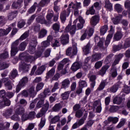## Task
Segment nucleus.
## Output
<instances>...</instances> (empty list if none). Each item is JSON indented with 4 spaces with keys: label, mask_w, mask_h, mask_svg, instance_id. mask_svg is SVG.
<instances>
[{
    "label": "nucleus",
    "mask_w": 130,
    "mask_h": 130,
    "mask_svg": "<svg viewBox=\"0 0 130 130\" xmlns=\"http://www.w3.org/2000/svg\"><path fill=\"white\" fill-rule=\"evenodd\" d=\"M29 36V32L28 31H25L18 40H16L14 42H13L11 45V56H15L16 53H18L19 50L21 51H24L25 49L26 48V46H27V43L26 42H22L19 46L18 48V45H19V43L20 40L22 41L27 38Z\"/></svg>",
    "instance_id": "nucleus-1"
},
{
    "label": "nucleus",
    "mask_w": 130,
    "mask_h": 130,
    "mask_svg": "<svg viewBox=\"0 0 130 130\" xmlns=\"http://www.w3.org/2000/svg\"><path fill=\"white\" fill-rule=\"evenodd\" d=\"M49 108V102L48 101H46L45 105H44V107H43L40 112L37 114V118H40L42 116H43L45 113H46V111L48 110Z\"/></svg>",
    "instance_id": "nucleus-2"
},
{
    "label": "nucleus",
    "mask_w": 130,
    "mask_h": 130,
    "mask_svg": "<svg viewBox=\"0 0 130 130\" xmlns=\"http://www.w3.org/2000/svg\"><path fill=\"white\" fill-rule=\"evenodd\" d=\"M49 108V102L48 101H46L45 105H44V107H43L40 112L37 114V118H40L42 116H43L45 113H46V111L48 110Z\"/></svg>",
    "instance_id": "nucleus-3"
},
{
    "label": "nucleus",
    "mask_w": 130,
    "mask_h": 130,
    "mask_svg": "<svg viewBox=\"0 0 130 130\" xmlns=\"http://www.w3.org/2000/svg\"><path fill=\"white\" fill-rule=\"evenodd\" d=\"M43 57V50H39L36 52V55L35 56H28L27 57V61H30V62H32L33 60H35V59H37V58H38V57Z\"/></svg>",
    "instance_id": "nucleus-4"
},
{
    "label": "nucleus",
    "mask_w": 130,
    "mask_h": 130,
    "mask_svg": "<svg viewBox=\"0 0 130 130\" xmlns=\"http://www.w3.org/2000/svg\"><path fill=\"white\" fill-rule=\"evenodd\" d=\"M71 13V9L68 7L67 10L62 11L60 14V18L62 23H65L67 20V17L70 16Z\"/></svg>",
    "instance_id": "nucleus-5"
},
{
    "label": "nucleus",
    "mask_w": 130,
    "mask_h": 130,
    "mask_svg": "<svg viewBox=\"0 0 130 130\" xmlns=\"http://www.w3.org/2000/svg\"><path fill=\"white\" fill-rule=\"evenodd\" d=\"M76 54H77V44L73 45V49L72 47H69L66 50V55L68 56H74Z\"/></svg>",
    "instance_id": "nucleus-6"
},
{
    "label": "nucleus",
    "mask_w": 130,
    "mask_h": 130,
    "mask_svg": "<svg viewBox=\"0 0 130 130\" xmlns=\"http://www.w3.org/2000/svg\"><path fill=\"white\" fill-rule=\"evenodd\" d=\"M37 46V40L34 39L32 40L29 44L28 52L31 54H33L35 52L36 47Z\"/></svg>",
    "instance_id": "nucleus-7"
},
{
    "label": "nucleus",
    "mask_w": 130,
    "mask_h": 130,
    "mask_svg": "<svg viewBox=\"0 0 130 130\" xmlns=\"http://www.w3.org/2000/svg\"><path fill=\"white\" fill-rule=\"evenodd\" d=\"M102 105L101 104V101H95L92 105V107L93 109L96 110V112L98 113H100L102 110Z\"/></svg>",
    "instance_id": "nucleus-8"
},
{
    "label": "nucleus",
    "mask_w": 130,
    "mask_h": 130,
    "mask_svg": "<svg viewBox=\"0 0 130 130\" xmlns=\"http://www.w3.org/2000/svg\"><path fill=\"white\" fill-rule=\"evenodd\" d=\"M35 117V112L31 111L29 112L28 114H24L22 116V120L25 121L28 120V119H34Z\"/></svg>",
    "instance_id": "nucleus-9"
},
{
    "label": "nucleus",
    "mask_w": 130,
    "mask_h": 130,
    "mask_svg": "<svg viewBox=\"0 0 130 130\" xmlns=\"http://www.w3.org/2000/svg\"><path fill=\"white\" fill-rule=\"evenodd\" d=\"M93 33H94V28H90L88 29V31H86L81 37L80 40L83 41V40H85L86 39V37H87V34L88 35L89 37H91L92 35H93Z\"/></svg>",
    "instance_id": "nucleus-10"
},
{
    "label": "nucleus",
    "mask_w": 130,
    "mask_h": 130,
    "mask_svg": "<svg viewBox=\"0 0 130 130\" xmlns=\"http://www.w3.org/2000/svg\"><path fill=\"white\" fill-rule=\"evenodd\" d=\"M77 30V26L76 25L73 24L71 25V24H68V25L65 28V32H70L71 35H73L76 33V30Z\"/></svg>",
    "instance_id": "nucleus-11"
},
{
    "label": "nucleus",
    "mask_w": 130,
    "mask_h": 130,
    "mask_svg": "<svg viewBox=\"0 0 130 130\" xmlns=\"http://www.w3.org/2000/svg\"><path fill=\"white\" fill-rule=\"evenodd\" d=\"M70 39V36L68 34H64L61 35L60 38V41L63 45L68 44L69 43V40Z\"/></svg>",
    "instance_id": "nucleus-12"
},
{
    "label": "nucleus",
    "mask_w": 130,
    "mask_h": 130,
    "mask_svg": "<svg viewBox=\"0 0 130 130\" xmlns=\"http://www.w3.org/2000/svg\"><path fill=\"white\" fill-rule=\"evenodd\" d=\"M82 3L80 2H76L75 4L74 2H71L69 5L68 8L71 10V8H72L73 10H79V9H81L82 7L81 6Z\"/></svg>",
    "instance_id": "nucleus-13"
},
{
    "label": "nucleus",
    "mask_w": 130,
    "mask_h": 130,
    "mask_svg": "<svg viewBox=\"0 0 130 130\" xmlns=\"http://www.w3.org/2000/svg\"><path fill=\"white\" fill-rule=\"evenodd\" d=\"M99 21H100V17L99 16L94 15L91 17L90 22L92 26H96V25L99 23Z\"/></svg>",
    "instance_id": "nucleus-14"
},
{
    "label": "nucleus",
    "mask_w": 130,
    "mask_h": 130,
    "mask_svg": "<svg viewBox=\"0 0 130 130\" xmlns=\"http://www.w3.org/2000/svg\"><path fill=\"white\" fill-rule=\"evenodd\" d=\"M71 84L69 79H66L61 82V89H67L69 88Z\"/></svg>",
    "instance_id": "nucleus-15"
},
{
    "label": "nucleus",
    "mask_w": 130,
    "mask_h": 130,
    "mask_svg": "<svg viewBox=\"0 0 130 130\" xmlns=\"http://www.w3.org/2000/svg\"><path fill=\"white\" fill-rule=\"evenodd\" d=\"M30 64H26L23 62H21L19 65V70L23 71V72H28Z\"/></svg>",
    "instance_id": "nucleus-16"
},
{
    "label": "nucleus",
    "mask_w": 130,
    "mask_h": 130,
    "mask_svg": "<svg viewBox=\"0 0 130 130\" xmlns=\"http://www.w3.org/2000/svg\"><path fill=\"white\" fill-rule=\"evenodd\" d=\"M34 93V87H32L30 88L27 90H23L22 91V95L24 96V97H28V95H30L32 96Z\"/></svg>",
    "instance_id": "nucleus-17"
},
{
    "label": "nucleus",
    "mask_w": 130,
    "mask_h": 130,
    "mask_svg": "<svg viewBox=\"0 0 130 130\" xmlns=\"http://www.w3.org/2000/svg\"><path fill=\"white\" fill-rule=\"evenodd\" d=\"M109 68H110V66L109 65H105L103 66L101 70L98 72V75H100V76L103 77V76L106 74V71H107Z\"/></svg>",
    "instance_id": "nucleus-18"
},
{
    "label": "nucleus",
    "mask_w": 130,
    "mask_h": 130,
    "mask_svg": "<svg viewBox=\"0 0 130 130\" xmlns=\"http://www.w3.org/2000/svg\"><path fill=\"white\" fill-rule=\"evenodd\" d=\"M101 59V54L95 53V54H92L91 58V62H95Z\"/></svg>",
    "instance_id": "nucleus-19"
},
{
    "label": "nucleus",
    "mask_w": 130,
    "mask_h": 130,
    "mask_svg": "<svg viewBox=\"0 0 130 130\" xmlns=\"http://www.w3.org/2000/svg\"><path fill=\"white\" fill-rule=\"evenodd\" d=\"M12 30V27H8L6 29H0V37L2 36H5V35H8Z\"/></svg>",
    "instance_id": "nucleus-20"
},
{
    "label": "nucleus",
    "mask_w": 130,
    "mask_h": 130,
    "mask_svg": "<svg viewBox=\"0 0 130 130\" xmlns=\"http://www.w3.org/2000/svg\"><path fill=\"white\" fill-rule=\"evenodd\" d=\"M122 36H123L122 32L121 31H117L114 36V40L118 41L122 38Z\"/></svg>",
    "instance_id": "nucleus-21"
},
{
    "label": "nucleus",
    "mask_w": 130,
    "mask_h": 130,
    "mask_svg": "<svg viewBox=\"0 0 130 130\" xmlns=\"http://www.w3.org/2000/svg\"><path fill=\"white\" fill-rule=\"evenodd\" d=\"M90 82H91L90 84L91 88H94L96 85V75H92L89 77Z\"/></svg>",
    "instance_id": "nucleus-22"
},
{
    "label": "nucleus",
    "mask_w": 130,
    "mask_h": 130,
    "mask_svg": "<svg viewBox=\"0 0 130 130\" xmlns=\"http://www.w3.org/2000/svg\"><path fill=\"white\" fill-rule=\"evenodd\" d=\"M81 67V65L80 64V63L78 62H75L72 64L71 67V70L73 71V72H77L78 70L80 69Z\"/></svg>",
    "instance_id": "nucleus-23"
},
{
    "label": "nucleus",
    "mask_w": 130,
    "mask_h": 130,
    "mask_svg": "<svg viewBox=\"0 0 130 130\" xmlns=\"http://www.w3.org/2000/svg\"><path fill=\"white\" fill-rule=\"evenodd\" d=\"M105 8L107 11H111L112 10L113 6L112 4L110 2V0L105 1Z\"/></svg>",
    "instance_id": "nucleus-24"
},
{
    "label": "nucleus",
    "mask_w": 130,
    "mask_h": 130,
    "mask_svg": "<svg viewBox=\"0 0 130 130\" xmlns=\"http://www.w3.org/2000/svg\"><path fill=\"white\" fill-rule=\"evenodd\" d=\"M121 102H122V99L118 95L115 97L113 100V104H117V105H120Z\"/></svg>",
    "instance_id": "nucleus-25"
},
{
    "label": "nucleus",
    "mask_w": 130,
    "mask_h": 130,
    "mask_svg": "<svg viewBox=\"0 0 130 130\" xmlns=\"http://www.w3.org/2000/svg\"><path fill=\"white\" fill-rule=\"evenodd\" d=\"M36 21L37 23H40V24H45L46 25H47V21L45 20L44 16H39L36 18Z\"/></svg>",
    "instance_id": "nucleus-26"
},
{
    "label": "nucleus",
    "mask_w": 130,
    "mask_h": 130,
    "mask_svg": "<svg viewBox=\"0 0 130 130\" xmlns=\"http://www.w3.org/2000/svg\"><path fill=\"white\" fill-rule=\"evenodd\" d=\"M111 77L112 78H116L117 77V68L114 67H111V73H110Z\"/></svg>",
    "instance_id": "nucleus-27"
},
{
    "label": "nucleus",
    "mask_w": 130,
    "mask_h": 130,
    "mask_svg": "<svg viewBox=\"0 0 130 130\" xmlns=\"http://www.w3.org/2000/svg\"><path fill=\"white\" fill-rule=\"evenodd\" d=\"M13 114V109H8L6 110L3 113V116L6 117V118H9L11 115Z\"/></svg>",
    "instance_id": "nucleus-28"
},
{
    "label": "nucleus",
    "mask_w": 130,
    "mask_h": 130,
    "mask_svg": "<svg viewBox=\"0 0 130 130\" xmlns=\"http://www.w3.org/2000/svg\"><path fill=\"white\" fill-rule=\"evenodd\" d=\"M11 123L8 122H6L4 125L3 123H0V130L8 129Z\"/></svg>",
    "instance_id": "nucleus-29"
},
{
    "label": "nucleus",
    "mask_w": 130,
    "mask_h": 130,
    "mask_svg": "<svg viewBox=\"0 0 130 130\" xmlns=\"http://www.w3.org/2000/svg\"><path fill=\"white\" fill-rule=\"evenodd\" d=\"M23 4V0H18L17 2H14L12 4V8L14 9H19L21 8V5Z\"/></svg>",
    "instance_id": "nucleus-30"
},
{
    "label": "nucleus",
    "mask_w": 130,
    "mask_h": 130,
    "mask_svg": "<svg viewBox=\"0 0 130 130\" xmlns=\"http://www.w3.org/2000/svg\"><path fill=\"white\" fill-rule=\"evenodd\" d=\"M46 34H47V30L44 28H43L39 33L38 38H43L46 36Z\"/></svg>",
    "instance_id": "nucleus-31"
},
{
    "label": "nucleus",
    "mask_w": 130,
    "mask_h": 130,
    "mask_svg": "<svg viewBox=\"0 0 130 130\" xmlns=\"http://www.w3.org/2000/svg\"><path fill=\"white\" fill-rule=\"evenodd\" d=\"M118 110H119V106H118L111 105L109 108V111L112 113H114L115 112L118 111Z\"/></svg>",
    "instance_id": "nucleus-32"
},
{
    "label": "nucleus",
    "mask_w": 130,
    "mask_h": 130,
    "mask_svg": "<svg viewBox=\"0 0 130 130\" xmlns=\"http://www.w3.org/2000/svg\"><path fill=\"white\" fill-rule=\"evenodd\" d=\"M105 86H106V80L102 81L96 91H102L105 88Z\"/></svg>",
    "instance_id": "nucleus-33"
},
{
    "label": "nucleus",
    "mask_w": 130,
    "mask_h": 130,
    "mask_svg": "<svg viewBox=\"0 0 130 130\" xmlns=\"http://www.w3.org/2000/svg\"><path fill=\"white\" fill-rule=\"evenodd\" d=\"M90 48H91V44L90 43H88L85 46H84L83 48V51L84 54H88L89 53V51H90Z\"/></svg>",
    "instance_id": "nucleus-34"
},
{
    "label": "nucleus",
    "mask_w": 130,
    "mask_h": 130,
    "mask_svg": "<svg viewBox=\"0 0 130 130\" xmlns=\"http://www.w3.org/2000/svg\"><path fill=\"white\" fill-rule=\"evenodd\" d=\"M55 73V69L54 68L51 69L47 73L46 75V79H49V78H51V77H53L54 74Z\"/></svg>",
    "instance_id": "nucleus-35"
},
{
    "label": "nucleus",
    "mask_w": 130,
    "mask_h": 130,
    "mask_svg": "<svg viewBox=\"0 0 130 130\" xmlns=\"http://www.w3.org/2000/svg\"><path fill=\"white\" fill-rule=\"evenodd\" d=\"M45 71V66L43 65L39 67L36 72V75H41Z\"/></svg>",
    "instance_id": "nucleus-36"
},
{
    "label": "nucleus",
    "mask_w": 130,
    "mask_h": 130,
    "mask_svg": "<svg viewBox=\"0 0 130 130\" xmlns=\"http://www.w3.org/2000/svg\"><path fill=\"white\" fill-rule=\"evenodd\" d=\"M28 83V78L27 77H23L19 82V85L22 87H24Z\"/></svg>",
    "instance_id": "nucleus-37"
},
{
    "label": "nucleus",
    "mask_w": 130,
    "mask_h": 130,
    "mask_svg": "<svg viewBox=\"0 0 130 130\" xmlns=\"http://www.w3.org/2000/svg\"><path fill=\"white\" fill-rule=\"evenodd\" d=\"M53 17V11L51 10H49L48 11L47 15L46 16V18L48 22H50V20L52 19Z\"/></svg>",
    "instance_id": "nucleus-38"
},
{
    "label": "nucleus",
    "mask_w": 130,
    "mask_h": 130,
    "mask_svg": "<svg viewBox=\"0 0 130 130\" xmlns=\"http://www.w3.org/2000/svg\"><path fill=\"white\" fill-rule=\"evenodd\" d=\"M108 30V26L107 24H105L103 26H102L100 29V33L101 35H104L107 30Z\"/></svg>",
    "instance_id": "nucleus-39"
},
{
    "label": "nucleus",
    "mask_w": 130,
    "mask_h": 130,
    "mask_svg": "<svg viewBox=\"0 0 130 130\" xmlns=\"http://www.w3.org/2000/svg\"><path fill=\"white\" fill-rule=\"evenodd\" d=\"M95 12V9H94V6H92L88 10H87L86 15L87 16L89 15H94Z\"/></svg>",
    "instance_id": "nucleus-40"
},
{
    "label": "nucleus",
    "mask_w": 130,
    "mask_h": 130,
    "mask_svg": "<svg viewBox=\"0 0 130 130\" xmlns=\"http://www.w3.org/2000/svg\"><path fill=\"white\" fill-rule=\"evenodd\" d=\"M60 120V117L58 115H56L54 117H53L50 121V124H52V123H56V122H58Z\"/></svg>",
    "instance_id": "nucleus-41"
},
{
    "label": "nucleus",
    "mask_w": 130,
    "mask_h": 130,
    "mask_svg": "<svg viewBox=\"0 0 130 130\" xmlns=\"http://www.w3.org/2000/svg\"><path fill=\"white\" fill-rule=\"evenodd\" d=\"M70 94H71V91H67L62 93L61 94V96L63 100H67L69 99V97L70 96Z\"/></svg>",
    "instance_id": "nucleus-42"
},
{
    "label": "nucleus",
    "mask_w": 130,
    "mask_h": 130,
    "mask_svg": "<svg viewBox=\"0 0 130 130\" xmlns=\"http://www.w3.org/2000/svg\"><path fill=\"white\" fill-rule=\"evenodd\" d=\"M112 36H113V35L112 34H109L107 37L106 40L105 41V44L106 45V46H108V45L110 43V41L111 39H112Z\"/></svg>",
    "instance_id": "nucleus-43"
},
{
    "label": "nucleus",
    "mask_w": 130,
    "mask_h": 130,
    "mask_svg": "<svg viewBox=\"0 0 130 130\" xmlns=\"http://www.w3.org/2000/svg\"><path fill=\"white\" fill-rule=\"evenodd\" d=\"M122 18V15H121L116 16L113 21V24H114V25H117V24L120 22V20H121Z\"/></svg>",
    "instance_id": "nucleus-44"
},
{
    "label": "nucleus",
    "mask_w": 130,
    "mask_h": 130,
    "mask_svg": "<svg viewBox=\"0 0 130 130\" xmlns=\"http://www.w3.org/2000/svg\"><path fill=\"white\" fill-rule=\"evenodd\" d=\"M16 113L19 114V115H22V114H24L25 113V109L23 107H19L16 110Z\"/></svg>",
    "instance_id": "nucleus-45"
},
{
    "label": "nucleus",
    "mask_w": 130,
    "mask_h": 130,
    "mask_svg": "<svg viewBox=\"0 0 130 130\" xmlns=\"http://www.w3.org/2000/svg\"><path fill=\"white\" fill-rule=\"evenodd\" d=\"M49 92H50L49 91V89L48 88H46L44 90V93H41L39 95V98L40 99H43V98H45V95H47V94H48V93H49Z\"/></svg>",
    "instance_id": "nucleus-46"
},
{
    "label": "nucleus",
    "mask_w": 130,
    "mask_h": 130,
    "mask_svg": "<svg viewBox=\"0 0 130 130\" xmlns=\"http://www.w3.org/2000/svg\"><path fill=\"white\" fill-rule=\"evenodd\" d=\"M108 120L110 122H112V123H117L118 122V118L117 117H109L108 118Z\"/></svg>",
    "instance_id": "nucleus-47"
},
{
    "label": "nucleus",
    "mask_w": 130,
    "mask_h": 130,
    "mask_svg": "<svg viewBox=\"0 0 130 130\" xmlns=\"http://www.w3.org/2000/svg\"><path fill=\"white\" fill-rule=\"evenodd\" d=\"M62 107H61V105H60V104H56L53 107V110L55 112H58V111H59L60 109H61Z\"/></svg>",
    "instance_id": "nucleus-48"
},
{
    "label": "nucleus",
    "mask_w": 130,
    "mask_h": 130,
    "mask_svg": "<svg viewBox=\"0 0 130 130\" xmlns=\"http://www.w3.org/2000/svg\"><path fill=\"white\" fill-rule=\"evenodd\" d=\"M25 25H26V21L23 19H21L18 22L17 26L19 29H21V28H23Z\"/></svg>",
    "instance_id": "nucleus-49"
},
{
    "label": "nucleus",
    "mask_w": 130,
    "mask_h": 130,
    "mask_svg": "<svg viewBox=\"0 0 130 130\" xmlns=\"http://www.w3.org/2000/svg\"><path fill=\"white\" fill-rule=\"evenodd\" d=\"M18 76V71L16 69H13L10 74V79H15Z\"/></svg>",
    "instance_id": "nucleus-50"
},
{
    "label": "nucleus",
    "mask_w": 130,
    "mask_h": 130,
    "mask_svg": "<svg viewBox=\"0 0 130 130\" xmlns=\"http://www.w3.org/2000/svg\"><path fill=\"white\" fill-rule=\"evenodd\" d=\"M17 16V12H13L9 14L8 15V20L10 21H12V20L14 19V18H16Z\"/></svg>",
    "instance_id": "nucleus-51"
},
{
    "label": "nucleus",
    "mask_w": 130,
    "mask_h": 130,
    "mask_svg": "<svg viewBox=\"0 0 130 130\" xmlns=\"http://www.w3.org/2000/svg\"><path fill=\"white\" fill-rule=\"evenodd\" d=\"M115 10L118 12V13H121L122 11H123V9H122V7L120 5V4H117L115 5Z\"/></svg>",
    "instance_id": "nucleus-52"
},
{
    "label": "nucleus",
    "mask_w": 130,
    "mask_h": 130,
    "mask_svg": "<svg viewBox=\"0 0 130 130\" xmlns=\"http://www.w3.org/2000/svg\"><path fill=\"white\" fill-rule=\"evenodd\" d=\"M36 7H37V3H35L34 5L28 10V12L29 14H32V13H34L36 10Z\"/></svg>",
    "instance_id": "nucleus-53"
},
{
    "label": "nucleus",
    "mask_w": 130,
    "mask_h": 130,
    "mask_svg": "<svg viewBox=\"0 0 130 130\" xmlns=\"http://www.w3.org/2000/svg\"><path fill=\"white\" fill-rule=\"evenodd\" d=\"M130 47V39H126L124 42L123 48H128Z\"/></svg>",
    "instance_id": "nucleus-54"
},
{
    "label": "nucleus",
    "mask_w": 130,
    "mask_h": 130,
    "mask_svg": "<svg viewBox=\"0 0 130 130\" xmlns=\"http://www.w3.org/2000/svg\"><path fill=\"white\" fill-rule=\"evenodd\" d=\"M45 105V104H44V100H41L37 103V108H41L42 106H44L43 107H44Z\"/></svg>",
    "instance_id": "nucleus-55"
},
{
    "label": "nucleus",
    "mask_w": 130,
    "mask_h": 130,
    "mask_svg": "<svg viewBox=\"0 0 130 130\" xmlns=\"http://www.w3.org/2000/svg\"><path fill=\"white\" fill-rule=\"evenodd\" d=\"M79 84L80 88H85V87H87V82L85 80H80L79 82Z\"/></svg>",
    "instance_id": "nucleus-56"
},
{
    "label": "nucleus",
    "mask_w": 130,
    "mask_h": 130,
    "mask_svg": "<svg viewBox=\"0 0 130 130\" xmlns=\"http://www.w3.org/2000/svg\"><path fill=\"white\" fill-rule=\"evenodd\" d=\"M46 121V119L44 117H42L41 119V122L39 126L40 128H42L44 125H45V122Z\"/></svg>",
    "instance_id": "nucleus-57"
},
{
    "label": "nucleus",
    "mask_w": 130,
    "mask_h": 130,
    "mask_svg": "<svg viewBox=\"0 0 130 130\" xmlns=\"http://www.w3.org/2000/svg\"><path fill=\"white\" fill-rule=\"evenodd\" d=\"M7 22V19L4 16H0V26H3V25H5L6 22Z\"/></svg>",
    "instance_id": "nucleus-58"
},
{
    "label": "nucleus",
    "mask_w": 130,
    "mask_h": 130,
    "mask_svg": "<svg viewBox=\"0 0 130 130\" xmlns=\"http://www.w3.org/2000/svg\"><path fill=\"white\" fill-rule=\"evenodd\" d=\"M113 55L112 54H110L108 56H107L106 58V59L105 60V62L106 63H109L111 62V60L112 59V57Z\"/></svg>",
    "instance_id": "nucleus-59"
},
{
    "label": "nucleus",
    "mask_w": 130,
    "mask_h": 130,
    "mask_svg": "<svg viewBox=\"0 0 130 130\" xmlns=\"http://www.w3.org/2000/svg\"><path fill=\"white\" fill-rule=\"evenodd\" d=\"M5 86L6 88L8 89V90H12V89H13V85H12V83L11 82V81L6 82L5 84Z\"/></svg>",
    "instance_id": "nucleus-60"
},
{
    "label": "nucleus",
    "mask_w": 130,
    "mask_h": 130,
    "mask_svg": "<svg viewBox=\"0 0 130 130\" xmlns=\"http://www.w3.org/2000/svg\"><path fill=\"white\" fill-rule=\"evenodd\" d=\"M9 68V64L6 63V62H3L1 64H0V70L1 71L3 70H5V69H7Z\"/></svg>",
    "instance_id": "nucleus-61"
},
{
    "label": "nucleus",
    "mask_w": 130,
    "mask_h": 130,
    "mask_svg": "<svg viewBox=\"0 0 130 130\" xmlns=\"http://www.w3.org/2000/svg\"><path fill=\"white\" fill-rule=\"evenodd\" d=\"M49 2H50V0H42L39 4V6H40V7H44V6L47 5Z\"/></svg>",
    "instance_id": "nucleus-62"
},
{
    "label": "nucleus",
    "mask_w": 130,
    "mask_h": 130,
    "mask_svg": "<svg viewBox=\"0 0 130 130\" xmlns=\"http://www.w3.org/2000/svg\"><path fill=\"white\" fill-rule=\"evenodd\" d=\"M50 52H51V50L50 49H47L44 53L43 57H48L50 55Z\"/></svg>",
    "instance_id": "nucleus-63"
},
{
    "label": "nucleus",
    "mask_w": 130,
    "mask_h": 130,
    "mask_svg": "<svg viewBox=\"0 0 130 130\" xmlns=\"http://www.w3.org/2000/svg\"><path fill=\"white\" fill-rule=\"evenodd\" d=\"M121 48H123L122 47V45H121L114 46L113 47V50H114V51H118V50H120V49H121Z\"/></svg>",
    "instance_id": "nucleus-64"
}]
</instances>
